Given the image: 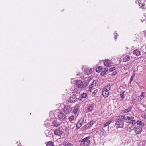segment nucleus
Here are the masks:
<instances>
[{"mask_svg":"<svg viewBox=\"0 0 146 146\" xmlns=\"http://www.w3.org/2000/svg\"><path fill=\"white\" fill-rule=\"evenodd\" d=\"M88 82H84V84L80 80H77L75 82V84L76 87L79 88L85 89L87 86Z\"/></svg>","mask_w":146,"mask_h":146,"instance_id":"f257e3e1","label":"nucleus"},{"mask_svg":"<svg viewBox=\"0 0 146 146\" xmlns=\"http://www.w3.org/2000/svg\"><path fill=\"white\" fill-rule=\"evenodd\" d=\"M121 116H122V115L119 116L117 118V120H118L116 122L115 125L117 128H122L123 126L124 120L121 119Z\"/></svg>","mask_w":146,"mask_h":146,"instance_id":"f03ea898","label":"nucleus"},{"mask_svg":"<svg viewBox=\"0 0 146 146\" xmlns=\"http://www.w3.org/2000/svg\"><path fill=\"white\" fill-rule=\"evenodd\" d=\"M72 110V108L69 105L66 106L63 108V112L66 115L69 114Z\"/></svg>","mask_w":146,"mask_h":146,"instance_id":"7ed1b4c3","label":"nucleus"},{"mask_svg":"<svg viewBox=\"0 0 146 146\" xmlns=\"http://www.w3.org/2000/svg\"><path fill=\"white\" fill-rule=\"evenodd\" d=\"M89 138V137H87L82 140L81 144H82L83 146H89L90 143Z\"/></svg>","mask_w":146,"mask_h":146,"instance_id":"20e7f679","label":"nucleus"},{"mask_svg":"<svg viewBox=\"0 0 146 146\" xmlns=\"http://www.w3.org/2000/svg\"><path fill=\"white\" fill-rule=\"evenodd\" d=\"M104 65L107 67H110L112 66V60L106 59L104 61Z\"/></svg>","mask_w":146,"mask_h":146,"instance_id":"39448f33","label":"nucleus"},{"mask_svg":"<svg viewBox=\"0 0 146 146\" xmlns=\"http://www.w3.org/2000/svg\"><path fill=\"white\" fill-rule=\"evenodd\" d=\"M96 83L97 81L96 80H94L93 81L89 87V90H88L89 92H92L93 89L92 87L96 86Z\"/></svg>","mask_w":146,"mask_h":146,"instance_id":"423d86ee","label":"nucleus"},{"mask_svg":"<svg viewBox=\"0 0 146 146\" xmlns=\"http://www.w3.org/2000/svg\"><path fill=\"white\" fill-rule=\"evenodd\" d=\"M84 121V118L82 117L78 121L76 125V128H79L82 125L83 121Z\"/></svg>","mask_w":146,"mask_h":146,"instance_id":"0eeeda50","label":"nucleus"},{"mask_svg":"<svg viewBox=\"0 0 146 146\" xmlns=\"http://www.w3.org/2000/svg\"><path fill=\"white\" fill-rule=\"evenodd\" d=\"M134 131L136 135L140 134L142 131V128L140 126H137L134 129Z\"/></svg>","mask_w":146,"mask_h":146,"instance_id":"6e6552de","label":"nucleus"},{"mask_svg":"<svg viewBox=\"0 0 146 146\" xmlns=\"http://www.w3.org/2000/svg\"><path fill=\"white\" fill-rule=\"evenodd\" d=\"M79 106L78 104L76 105L73 107L72 112L74 114H76L79 111Z\"/></svg>","mask_w":146,"mask_h":146,"instance_id":"1a4fd4ad","label":"nucleus"},{"mask_svg":"<svg viewBox=\"0 0 146 146\" xmlns=\"http://www.w3.org/2000/svg\"><path fill=\"white\" fill-rule=\"evenodd\" d=\"M78 98L75 95H73L69 98L70 101L71 103H74L77 101Z\"/></svg>","mask_w":146,"mask_h":146,"instance_id":"9d476101","label":"nucleus"},{"mask_svg":"<svg viewBox=\"0 0 146 146\" xmlns=\"http://www.w3.org/2000/svg\"><path fill=\"white\" fill-rule=\"evenodd\" d=\"M58 117L60 120H64L66 117V115L63 113L60 112L58 115Z\"/></svg>","mask_w":146,"mask_h":146,"instance_id":"9b49d317","label":"nucleus"},{"mask_svg":"<svg viewBox=\"0 0 146 146\" xmlns=\"http://www.w3.org/2000/svg\"><path fill=\"white\" fill-rule=\"evenodd\" d=\"M121 119L123 120L125 119V120L126 121H129L131 120H132V119H134V117L133 116H126L125 117L124 116L122 115V116L121 117Z\"/></svg>","mask_w":146,"mask_h":146,"instance_id":"f8f14e48","label":"nucleus"},{"mask_svg":"<svg viewBox=\"0 0 146 146\" xmlns=\"http://www.w3.org/2000/svg\"><path fill=\"white\" fill-rule=\"evenodd\" d=\"M131 109L132 107L130 106L127 109L121 110L120 111V113L123 114L129 112L131 111Z\"/></svg>","mask_w":146,"mask_h":146,"instance_id":"ddd939ff","label":"nucleus"},{"mask_svg":"<svg viewBox=\"0 0 146 146\" xmlns=\"http://www.w3.org/2000/svg\"><path fill=\"white\" fill-rule=\"evenodd\" d=\"M87 96V94L86 93H83L81 94V96L78 98V100L80 101L83 100V99L85 98Z\"/></svg>","mask_w":146,"mask_h":146,"instance_id":"4468645a","label":"nucleus"},{"mask_svg":"<svg viewBox=\"0 0 146 146\" xmlns=\"http://www.w3.org/2000/svg\"><path fill=\"white\" fill-rule=\"evenodd\" d=\"M53 126L55 127H57L60 125V122L58 119L54 120L52 122Z\"/></svg>","mask_w":146,"mask_h":146,"instance_id":"2eb2a0df","label":"nucleus"},{"mask_svg":"<svg viewBox=\"0 0 146 146\" xmlns=\"http://www.w3.org/2000/svg\"><path fill=\"white\" fill-rule=\"evenodd\" d=\"M92 72V70L89 68H86L85 69L84 71V74L88 75L90 74Z\"/></svg>","mask_w":146,"mask_h":146,"instance_id":"dca6fc26","label":"nucleus"},{"mask_svg":"<svg viewBox=\"0 0 146 146\" xmlns=\"http://www.w3.org/2000/svg\"><path fill=\"white\" fill-rule=\"evenodd\" d=\"M54 134L55 135L60 136L62 133L60 131L59 129H56L54 131Z\"/></svg>","mask_w":146,"mask_h":146,"instance_id":"f3484780","label":"nucleus"},{"mask_svg":"<svg viewBox=\"0 0 146 146\" xmlns=\"http://www.w3.org/2000/svg\"><path fill=\"white\" fill-rule=\"evenodd\" d=\"M102 94L104 97H107L109 95V92L108 91H104V90H103L102 91Z\"/></svg>","mask_w":146,"mask_h":146,"instance_id":"a211bd4d","label":"nucleus"},{"mask_svg":"<svg viewBox=\"0 0 146 146\" xmlns=\"http://www.w3.org/2000/svg\"><path fill=\"white\" fill-rule=\"evenodd\" d=\"M133 54L136 56H138L141 55V52L139 50L136 49L134 50Z\"/></svg>","mask_w":146,"mask_h":146,"instance_id":"6ab92c4d","label":"nucleus"},{"mask_svg":"<svg viewBox=\"0 0 146 146\" xmlns=\"http://www.w3.org/2000/svg\"><path fill=\"white\" fill-rule=\"evenodd\" d=\"M93 108L94 107L93 106L90 105L88 106L87 108V111H88V112H92L93 110Z\"/></svg>","mask_w":146,"mask_h":146,"instance_id":"aec40b11","label":"nucleus"},{"mask_svg":"<svg viewBox=\"0 0 146 146\" xmlns=\"http://www.w3.org/2000/svg\"><path fill=\"white\" fill-rule=\"evenodd\" d=\"M111 86L110 84H108L103 88L104 91H109L110 89Z\"/></svg>","mask_w":146,"mask_h":146,"instance_id":"412c9836","label":"nucleus"},{"mask_svg":"<svg viewBox=\"0 0 146 146\" xmlns=\"http://www.w3.org/2000/svg\"><path fill=\"white\" fill-rule=\"evenodd\" d=\"M45 134L47 137H50L52 136V133L48 130L45 131Z\"/></svg>","mask_w":146,"mask_h":146,"instance_id":"4be33fe9","label":"nucleus"},{"mask_svg":"<svg viewBox=\"0 0 146 146\" xmlns=\"http://www.w3.org/2000/svg\"><path fill=\"white\" fill-rule=\"evenodd\" d=\"M130 59V56L129 55H127L123 59V61L124 62H126L128 61Z\"/></svg>","mask_w":146,"mask_h":146,"instance_id":"5701e85b","label":"nucleus"},{"mask_svg":"<svg viewBox=\"0 0 146 146\" xmlns=\"http://www.w3.org/2000/svg\"><path fill=\"white\" fill-rule=\"evenodd\" d=\"M136 123L137 125H141L142 127H144L145 126L144 123L140 121H137Z\"/></svg>","mask_w":146,"mask_h":146,"instance_id":"b1692460","label":"nucleus"},{"mask_svg":"<svg viewBox=\"0 0 146 146\" xmlns=\"http://www.w3.org/2000/svg\"><path fill=\"white\" fill-rule=\"evenodd\" d=\"M49 122V120H47L44 122V125L46 127H49L50 126V125Z\"/></svg>","mask_w":146,"mask_h":146,"instance_id":"393cba45","label":"nucleus"},{"mask_svg":"<svg viewBox=\"0 0 146 146\" xmlns=\"http://www.w3.org/2000/svg\"><path fill=\"white\" fill-rule=\"evenodd\" d=\"M93 124V123L92 122H90L89 124H88L84 126L85 129H86L87 128L91 126Z\"/></svg>","mask_w":146,"mask_h":146,"instance_id":"a878e982","label":"nucleus"},{"mask_svg":"<svg viewBox=\"0 0 146 146\" xmlns=\"http://www.w3.org/2000/svg\"><path fill=\"white\" fill-rule=\"evenodd\" d=\"M102 67L101 66H98V67L96 68V71L97 72L99 73V72H100L101 71H102Z\"/></svg>","mask_w":146,"mask_h":146,"instance_id":"bb28decb","label":"nucleus"},{"mask_svg":"<svg viewBox=\"0 0 146 146\" xmlns=\"http://www.w3.org/2000/svg\"><path fill=\"white\" fill-rule=\"evenodd\" d=\"M46 145V146H55L54 145V142L52 141L48 142Z\"/></svg>","mask_w":146,"mask_h":146,"instance_id":"cd10ccee","label":"nucleus"},{"mask_svg":"<svg viewBox=\"0 0 146 146\" xmlns=\"http://www.w3.org/2000/svg\"><path fill=\"white\" fill-rule=\"evenodd\" d=\"M112 120H109L108 121L106 122V123L104 125V127H105L106 126L108 125L109 124H110L112 122Z\"/></svg>","mask_w":146,"mask_h":146,"instance_id":"c85d7f7f","label":"nucleus"},{"mask_svg":"<svg viewBox=\"0 0 146 146\" xmlns=\"http://www.w3.org/2000/svg\"><path fill=\"white\" fill-rule=\"evenodd\" d=\"M125 92V91L121 90L120 93V96L123 99L125 97L124 96V94Z\"/></svg>","mask_w":146,"mask_h":146,"instance_id":"c756f323","label":"nucleus"},{"mask_svg":"<svg viewBox=\"0 0 146 146\" xmlns=\"http://www.w3.org/2000/svg\"><path fill=\"white\" fill-rule=\"evenodd\" d=\"M130 123L132 124L133 125H135L136 123V121L135 120L132 119L127 122Z\"/></svg>","mask_w":146,"mask_h":146,"instance_id":"7c9ffc66","label":"nucleus"},{"mask_svg":"<svg viewBox=\"0 0 146 146\" xmlns=\"http://www.w3.org/2000/svg\"><path fill=\"white\" fill-rule=\"evenodd\" d=\"M144 93V92H142L141 95L139 96H138V97L139 98V99L141 100H142L143 98V95Z\"/></svg>","mask_w":146,"mask_h":146,"instance_id":"2f4dec72","label":"nucleus"},{"mask_svg":"<svg viewBox=\"0 0 146 146\" xmlns=\"http://www.w3.org/2000/svg\"><path fill=\"white\" fill-rule=\"evenodd\" d=\"M77 76H79L81 78H82L83 77V75L81 72H79L77 74Z\"/></svg>","mask_w":146,"mask_h":146,"instance_id":"473e14b6","label":"nucleus"},{"mask_svg":"<svg viewBox=\"0 0 146 146\" xmlns=\"http://www.w3.org/2000/svg\"><path fill=\"white\" fill-rule=\"evenodd\" d=\"M92 79V78L90 77H88V78H87L86 77L85 78V80H86V79H87V81L88 82H90V81H91V80Z\"/></svg>","mask_w":146,"mask_h":146,"instance_id":"72a5a7b5","label":"nucleus"},{"mask_svg":"<svg viewBox=\"0 0 146 146\" xmlns=\"http://www.w3.org/2000/svg\"><path fill=\"white\" fill-rule=\"evenodd\" d=\"M74 116L72 115L68 119L69 121H73L74 119Z\"/></svg>","mask_w":146,"mask_h":146,"instance_id":"f704fd0d","label":"nucleus"},{"mask_svg":"<svg viewBox=\"0 0 146 146\" xmlns=\"http://www.w3.org/2000/svg\"><path fill=\"white\" fill-rule=\"evenodd\" d=\"M115 69V67H113L109 69V71L110 72H111L114 70Z\"/></svg>","mask_w":146,"mask_h":146,"instance_id":"c9c22d12","label":"nucleus"},{"mask_svg":"<svg viewBox=\"0 0 146 146\" xmlns=\"http://www.w3.org/2000/svg\"><path fill=\"white\" fill-rule=\"evenodd\" d=\"M106 74V72L104 71H103L101 73V75L102 76H103Z\"/></svg>","mask_w":146,"mask_h":146,"instance_id":"e433bc0d","label":"nucleus"},{"mask_svg":"<svg viewBox=\"0 0 146 146\" xmlns=\"http://www.w3.org/2000/svg\"><path fill=\"white\" fill-rule=\"evenodd\" d=\"M64 146H73V145L71 143H68L66 144Z\"/></svg>","mask_w":146,"mask_h":146,"instance_id":"4c0bfd02","label":"nucleus"},{"mask_svg":"<svg viewBox=\"0 0 146 146\" xmlns=\"http://www.w3.org/2000/svg\"><path fill=\"white\" fill-rule=\"evenodd\" d=\"M108 70V68L106 67L104 68V70L105 72H107Z\"/></svg>","mask_w":146,"mask_h":146,"instance_id":"58836bf2","label":"nucleus"},{"mask_svg":"<svg viewBox=\"0 0 146 146\" xmlns=\"http://www.w3.org/2000/svg\"><path fill=\"white\" fill-rule=\"evenodd\" d=\"M117 73V72H116V71H114V72H113L112 74V75H116Z\"/></svg>","mask_w":146,"mask_h":146,"instance_id":"ea45409f","label":"nucleus"},{"mask_svg":"<svg viewBox=\"0 0 146 146\" xmlns=\"http://www.w3.org/2000/svg\"><path fill=\"white\" fill-rule=\"evenodd\" d=\"M133 78H133L132 77H131L130 78V81L129 82L130 83H131V82L133 81Z\"/></svg>","mask_w":146,"mask_h":146,"instance_id":"a19ab883","label":"nucleus"},{"mask_svg":"<svg viewBox=\"0 0 146 146\" xmlns=\"http://www.w3.org/2000/svg\"><path fill=\"white\" fill-rule=\"evenodd\" d=\"M114 38L115 39H116L117 38V37L116 35H115L114 36Z\"/></svg>","mask_w":146,"mask_h":146,"instance_id":"79ce46f5","label":"nucleus"},{"mask_svg":"<svg viewBox=\"0 0 146 146\" xmlns=\"http://www.w3.org/2000/svg\"><path fill=\"white\" fill-rule=\"evenodd\" d=\"M135 74H133L131 77H132L134 78V77H135Z\"/></svg>","mask_w":146,"mask_h":146,"instance_id":"37998d69","label":"nucleus"},{"mask_svg":"<svg viewBox=\"0 0 146 146\" xmlns=\"http://www.w3.org/2000/svg\"><path fill=\"white\" fill-rule=\"evenodd\" d=\"M145 5V4L143 3L142 4H141V6L142 7H143Z\"/></svg>","mask_w":146,"mask_h":146,"instance_id":"c03bdc74","label":"nucleus"},{"mask_svg":"<svg viewBox=\"0 0 146 146\" xmlns=\"http://www.w3.org/2000/svg\"><path fill=\"white\" fill-rule=\"evenodd\" d=\"M144 118L145 119H146V115H145L144 116Z\"/></svg>","mask_w":146,"mask_h":146,"instance_id":"a18cd8bd","label":"nucleus"},{"mask_svg":"<svg viewBox=\"0 0 146 146\" xmlns=\"http://www.w3.org/2000/svg\"><path fill=\"white\" fill-rule=\"evenodd\" d=\"M123 99L122 98V99L121 100V101H122L123 100Z\"/></svg>","mask_w":146,"mask_h":146,"instance_id":"49530a36","label":"nucleus"},{"mask_svg":"<svg viewBox=\"0 0 146 146\" xmlns=\"http://www.w3.org/2000/svg\"><path fill=\"white\" fill-rule=\"evenodd\" d=\"M131 128H130V127H129V129H131Z\"/></svg>","mask_w":146,"mask_h":146,"instance_id":"de8ad7c7","label":"nucleus"},{"mask_svg":"<svg viewBox=\"0 0 146 146\" xmlns=\"http://www.w3.org/2000/svg\"><path fill=\"white\" fill-rule=\"evenodd\" d=\"M145 37H146V35H145Z\"/></svg>","mask_w":146,"mask_h":146,"instance_id":"09e8293b","label":"nucleus"},{"mask_svg":"<svg viewBox=\"0 0 146 146\" xmlns=\"http://www.w3.org/2000/svg\"><path fill=\"white\" fill-rule=\"evenodd\" d=\"M127 49L128 48L127 47H126Z\"/></svg>","mask_w":146,"mask_h":146,"instance_id":"8fccbe9b","label":"nucleus"},{"mask_svg":"<svg viewBox=\"0 0 146 146\" xmlns=\"http://www.w3.org/2000/svg\"><path fill=\"white\" fill-rule=\"evenodd\" d=\"M145 143H146V140H145Z\"/></svg>","mask_w":146,"mask_h":146,"instance_id":"3c124183","label":"nucleus"},{"mask_svg":"<svg viewBox=\"0 0 146 146\" xmlns=\"http://www.w3.org/2000/svg\"><path fill=\"white\" fill-rule=\"evenodd\" d=\"M145 48H146V47H145Z\"/></svg>","mask_w":146,"mask_h":146,"instance_id":"603ef678","label":"nucleus"}]
</instances>
